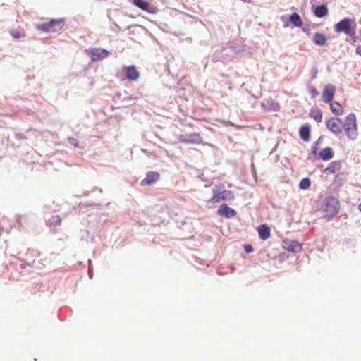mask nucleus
Here are the masks:
<instances>
[{
  "instance_id": "412c9836",
  "label": "nucleus",
  "mask_w": 361,
  "mask_h": 361,
  "mask_svg": "<svg viewBox=\"0 0 361 361\" xmlns=\"http://www.w3.org/2000/svg\"><path fill=\"white\" fill-rule=\"evenodd\" d=\"M320 158L324 161H327L333 157V152L330 147H326L319 152Z\"/></svg>"
},
{
  "instance_id": "9d476101",
  "label": "nucleus",
  "mask_w": 361,
  "mask_h": 361,
  "mask_svg": "<svg viewBox=\"0 0 361 361\" xmlns=\"http://www.w3.org/2000/svg\"><path fill=\"white\" fill-rule=\"evenodd\" d=\"M283 247L293 252H300L302 250V245L296 240H285L283 241Z\"/></svg>"
},
{
  "instance_id": "bb28decb",
  "label": "nucleus",
  "mask_w": 361,
  "mask_h": 361,
  "mask_svg": "<svg viewBox=\"0 0 361 361\" xmlns=\"http://www.w3.org/2000/svg\"><path fill=\"white\" fill-rule=\"evenodd\" d=\"M310 95L312 99L315 98L318 95V92L315 87L310 89Z\"/></svg>"
},
{
  "instance_id": "393cba45",
  "label": "nucleus",
  "mask_w": 361,
  "mask_h": 361,
  "mask_svg": "<svg viewBox=\"0 0 361 361\" xmlns=\"http://www.w3.org/2000/svg\"><path fill=\"white\" fill-rule=\"evenodd\" d=\"M311 185L310 179L308 178H305L302 179L299 183V187L300 189L306 190L309 188Z\"/></svg>"
},
{
  "instance_id": "39448f33",
  "label": "nucleus",
  "mask_w": 361,
  "mask_h": 361,
  "mask_svg": "<svg viewBox=\"0 0 361 361\" xmlns=\"http://www.w3.org/2000/svg\"><path fill=\"white\" fill-rule=\"evenodd\" d=\"M326 126L329 130L338 135L342 133L341 120L336 117H331L326 121Z\"/></svg>"
},
{
  "instance_id": "1a4fd4ad",
  "label": "nucleus",
  "mask_w": 361,
  "mask_h": 361,
  "mask_svg": "<svg viewBox=\"0 0 361 361\" xmlns=\"http://www.w3.org/2000/svg\"><path fill=\"white\" fill-rule=\"evenodd\" d=\"M336 92V87L332 84H327L324 86L322 92V101L324 103H329L333 101Z\"/></svg>"
},
{
  "instance_id": "aec40b11",
  "label": "nucleus",
  "mask_w": 361,
  "mask_h": 361,
  "mask_svg": "<svg viewBox=\"0 0 361 361\" xmlns=\"http://www.w3.org/2000/svg\"><path fill=\"white\" fill-rule=\"evenodd\" d=\"M314 14L318 18H323L328 14V9L325 5H320L315 7Z\"/></svg>"
},
{
  "instance_id": "f3484780",
  "label": "nucleus",
  "mask_w": 361,
  "mask_h": 361,
  "mask_svg": "<svg viewBox=\"0 0 361 361\" xmlns=\"http://www.w3.org/2000/svg\"><path fill=\"white\" fill-rule=\"evenodd\" d=\"M341 164L339 161H332L329 165L324 170V172L327 175L334 174L336 172L340 171Z\"/></svg>"
},
{
  "instance_id": "6e6552de",
  "label": "nucleus",
  "mask_w": 361,
  "mask_h": 361,
  "mask_svg": "<svg viewBox=\"0 0 361 361\" xmlns=\"http://www.w3.org/2000/svg\"><path fill=\"white\" fill-rule=\"evenodd\" d=\"M87 52L93 61L104 59L109 55L107 50L101 48H91L88 49Z\"/></svg>"
},
{
  "instance_id": "2eb2a0df",
  "label": "nucleus",
  "mask_w": 361,
  "mask_h": 361,
  "mask_svg": "<svg viewBox=\"0 0 361 361\" xmlns=\"http://www.w3.org/2000/svg\"><path fill=\"white\" fill-rule=\"evenodd\" d=\"M300 137L305 141L308 142L310 139V126L309 124L303 125L299 130Z\"/></svg>"
},
{
  "instance_id": "cd10ccee",
  "label": "nucleus",
  "mask_w": 361,
  "mask_h": 361,
  "mask_svg": "<svg viewBox=\"0 0 361 361\" xmlns=\"http://www.w3.org/2000/svg\"><path fill=\"white\" fill-rule=\"evenodd\" d=\"M245 251L247 252H252V247L251 245H247L245 246Z\"/></svg>"
},
{
  "instance_id": "b1692460",
  "label": "nucleus",
  "mask_w": 361,
  "mask_h": 361,
  "mask_svg": "<svg viewBox=\"0 0 361 361\" xmlns=\"http://www.w3.org/2000/svg\"><path fill=\"white\" fill-rule=\"evenodd\" d=\"M11 35L15 39H20L25 36L24 31H20L16 29H13L10 31Z\"/></svg>"
},
{
  "instance_id": "a211bd4d",
  "label": "nucleus",
  "mask_w": 361,
  "mask_h": 361,
  "mask_svg": "<svg viewBox=\"0 0 361 361\" xmlns=\"http://www.w3.org/2000/svg\"><path fill=\"white\" fill-rule=\"evenodd\" d=\"M310 116L317 123H321L323 118L322 111L319 108L312 109L309 114Z\"/></svg>"
},
{
  "instance_id": "a878e982",
  "label": "nucleus",
  "mask_w": 361,
  "mask_h": 361,
  "mask_svg": "<svg viewBox=\"0 0 361 361\" xmlns=\"http://www.w3.org/2000/svg\"><path fill=\"white\" fill-rule=\"evenodd\" d=\"M68 142L71 145H73L75 147H78V142L75 138L73 137H69Z\"/></svg>"
},
{
  "instance_id": "4468645a",
  "label": "nucleus",
  "mask_w": 361,
  "mask_h": 361,
  "mask_svg": "<svg viewBox=\"0 0 361 361\" xmlns=\"http://www.w3.org/2000/svg\"><path fill=\"white\" fill-rule=\"evenodd\" d=\"M257 232L261 240H265L270 237V228L266 224H262L258 226Z\"/></svg>"
},
{
  "instance_id": "c756f323",
  "label": "nucleus",
  "mask_w": 361,
  "mask_h": 361,
  "mask_svg": "<svg viewBox=\"0 0 361 361\" xmlns=\"http://www.w3.org/2000/svg\"><path fill=\"white\" fill-rule=\"evenodd\" d=\"M244 3H250L251 0H241Z\"/></svg>"
},
{
  "instance_id": "4be33fe9",
  "label": "nucleus",
  "mask_w": 361,
  "mask_h": 361,
  "mask_svg": "<svg viewBox=\"0 0 361 361\" xmlns=\"http://www.w3.org/2000/svg\"><path fill=\"white\" fill-rule=\"evenodd\" d=\"M133 3L135 6L143 11H149V4L145 0H133Z\"/></svg>"
},
{
  "instance_id": "f8f14e48",
  "label": "nucleus",
  "mask_w": 361,
  "mask_h": 361,
  "mask_svg": "<svg viewBox=\"0 0 361 361\" xmlns=\"http://www.w3.org/2000/svg\"><path fill=\"white\" fill-rule=\"evenodd\" d=\"M217 214L219 216H225L226 218L233 217L236 215V212L230 208L227 204H221L217 210Z\"/></svg>"
},
{
  "instance_id": "dca6fc26",
  "label": "nucleus",
  "mask_w": 361,
  "mask_h": 361,
  "mask_svg": "<svg viewBox=\"0 0 361 361\" xmlns=\"http://www.w3.org/2000/svg\"><path fill=\"white\" fill-rule=\"evenodd\" d=\"M331 112L336 116H341L344 112L342 105L336 101H331L329 103Z\"/></svg>"
},
{
  "instance_id": "0eeeda50",
  "label": "nucleus",
  "mask_w": 361,
  "mask_h": 361,
  "mask_svg": "<svg viewBox=\"0 0 361 361\" xmlns=\"http://www.w3.org/2000/svg\"><path fill=\"white\" fill-rule=\"evenodd\" d=\"M234 198V195L231 191L229 190H223L221 192L215 191L214 192L213 196L209 200V203L216 204L219 202L221 200H233Z\"/></svg>"
},
{
  "instance_id": "5701e85b",
  "label": "nucleus",
  "mask_w": 361,
  "mask_h": 361,
  "mask_svg": "<svg viewBox=\"0 0 361 361\" xmlns=\"http://www.w3.org/2000/svg\"><path fill=\"white\" fill-rule=\"evenodd\" d=\"M290 23L295 27H301L302 25V20L297 13H293L290 17Z\"/></svg>"
},
{
  "instance_id": "9b49d317",
  "label": "nucleus",
  "mask_w": 361,
  "mask_h": 361,
  "mask_svg": "<svg viewBox=\"0 0 361 361\" xmlns=\"http://www.w3.org/2000/svg\"><path fill=\"white\" fill-rule=\"evenodd\" d=\"M159 179V173L155 171L148 172L146 177L142 180V185H151Z\"/></svg>"
},
{
  "instance_id": "ddd939ff",
  "label": "nucleus",
  "mask_w": 361,
  "mask_h": 361,
  "mask_svg": "<svg viewBox=\"0 0 361 361\" xmlns=\"http://www.w3.org/2000/svg\"><path fill=\"white\" fill-rule=\"evenodd\" d=\"M126 78L129 80H137L140 76L138 71L133 65L125 67Z\"/></svg>"
},
{
  "instance_id": "2f4dec72",
  "label": "nucleus",
  "mask_w": 361,
  "mask_h": 361,
  "mask_svg": "<svg viewBox=\"0 0 361 361\" xmlns=\"http://www.w3.org/2000/svg\"><path fill=\"white\" fill-rule=\"evenodd\" d=\"M359 209L361 211V204L359 205Z\"/></svg>"
},
{
  "instance_id": "7c9ffc66",
  "label": "nucleus",
  "mask_w": 361,
  "mask_h": 361,
  "mask_svg": "<svg viewBox=\"0 0 361 361\" xmlns=\"http://www.w3.org/2000/svg\"><path fill=\"white\" fill-rule=\"evenodd\" d=\"M2 229L0 228V236L1 235Z\"/></svg>"
},
{
  "instance_id": "c85d7f7f",
  "label": "nucleus",
  "mask_w": 361,
  "mask_h": 361,
  "mask_svg": "<svg viewBox=\"0 0 361 361\" xmlns=\"http://www.w3.org/2000/svg\"><path fill=\"white\" fill-rule=\"evenodd\" d=\"M356 53L361 56V45L356 48Z\"/></svg>"
},
{
  "instance_id": "6ab92c4d",
  "label": "nucleus",
  "mask_w": 361,
  "mask_h": 361,
  "mask_svg": "<svg viewBox=\"0 0 361 361\" xmlns=\"http://www.w3.org/2000/svg\"><path fill=\"white\" fill-rule=\"evenodd\" d=\"M312 40L315 44L324 46L326 43L327 38L324 34L317 32L314 34Z\"/></svg>"
},
{
  "instance_id": "f03ea898",
  "label": "nucleus",
  "mask_w": 361,
  "mask_h": 361,
  "mask_svg": "<svg viewBox=\"0 0 361 361\" xmlns=\"http://www.w3.org/2000/svg\"><path fill=\"white\" fill-rule=\"evenodd\" d=\"M324 216L327 220L331 219L340 210V202L334 197H328L325 199L323 207Z\"/></svg>"
},
{
  "instance_id": "423d86ee",
  "label": "nucleus",
  "mask_w": 361,
  "mask_h": 361,
  "mask_svg": "<svg viewBox=\"0 0 361 361\" xmlns=\"http://www.w3.org/2000/svg\"><path fill=\"white\" fill-rule=\"evenodd\" d=\"M178 140L185 144H202L203 140L200 133H193L189 135H180L178 136Z\"/></svg>"
},
{
  "instance_id": "20e7f679",
  "label": "nucleus",
  "mask_w": 361,
  "mask_h": 361,
  "mask_svg": "<svg viewBox=\"0 0 361 361\" xmlns=\"http://www.w3.org/2000/svg\"><path fill=\"white\" fill-rule=\"evenodd\" d=\"M356 24L354 20L344 18L334 26L336 32H344L346 35L353 37L355 35Z\"/></svg>"
},
{
  "instance_id": "7ed1b4c3",
  "label": "nucleus",
  "mask_w": 361,
  "mask_h": 361,
  "mask_svg": "<svg viewBox=\"0 0 361 361\" xmlns=\"http://www.w3.org/2000/svg\"><path fill=\"white\" fill-rule=\"evenodd\" d=\"M65 25V19H51L49 22L37 24L36 29L44 32H53L61 30Z\"/></svg>"
},
{
  "instance_id": "f257e3e1",
  "label": "nucleus",
  "mask_w": 361,
  "mask_h": 361,
  "mask_svg": "<svg viewBox=\"0 0 361 361\" xmlns=\"http://www.w3.org/2000/svg\"><path fill=\"white\" fill-rule=\"evenodd\" d=\"M343 130L348 138L355 140L358 137V126L355 114L350 113L346 116L343 123Z\"/></svg>"
}]
</instances>
